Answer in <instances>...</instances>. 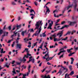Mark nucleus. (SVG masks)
<instances>
[{"label": "nucleus", "mask_w": 78, "mask_h": 78, "mask_svg": "<svg viewBox=\"0 0 78 78\" xmlns=\"http://www.w3.org/2000/svg\"><path fill=\"white\" fill-rule=\"evenodd\" d=\"M43 24V23L42 22V21H39L38 22H37L36 24H35V28L34 29L35 30H37L36 32V33L34 35L35 36H37L39 34H40L41 31L42 30V25Z\"/></svg>", "instance_id": "f257e3e1"}, {"label": "nucleus", "mask_w": 78, "mask_h": 78, "mask_svg": "<svg viewBox=\"0 0 78 78\" xmlns=\"http://www.w3.org/2000/svg\"><path fill=\"white\" fill-rule=\"evenodd\" d=\"M73 5V4H72L71 5H69L68 6H66L64 8L63 10L62 11V13H64V12H65L66 10H68V9H69L70 8H72Z\"/></svg>", "instance_id": "f03ea898"}, {"label": "nucleus", "mask_w": 78, "mask_h": 78, "mask_svg": "<svg viewBox=\"0 0 78 78\" xmlns=\"http://www.w3.org/2000/svg\"><path fill=\"white\" fill-rule=\"evenodd\" d=\"M31 56V54H30L29 53L27 54V56L25 55V56L23 57V59L21 61H23L24 62H25V61H26V59H25V57H26L27 58H28L29 57V56Z\"/></svg>", "instance_id": "7ed1b4c3"}, {"label": "nucleus", "mask_w": 78, "mask_h": 78, "mask_svg": "<svg viewBox=\"0 0 78 78\" xmlns=\"http://www.w3.org/2000/svg\"><path fill=\"white\" fill-rule=\"evenodd\" d=\"M29 59H30L29 60V61L27 62L28 63H29L31 61L33 63H34L35 59L34 58H33V57L30 56V57H29Z\"/></svg>", "instance_id": "20e7f679"}, {"label": "nucleus", "mask_w": 78, "mask_h": 78, "mask_svg": "<svg viewBox=\"0 0 78 78\" xmlns=\"http://www.w3.org/2000/svg\"><path fill=\"white\" fill-rule=\"evenodd\" d=\"M64 31V30H62V31H59L58 33L57 34V36H58L59 35V37H62V34H63V32Z\"/></svg>", "instance_id": "39448f33"}, {"label": "nucleus", "mask_w": 78, "mask_h": 78, "mask_svg": "<svg viewBox=\"0 0 78 78\" xmlns=\"http://www.w3.org/2000/svg\"><path fill=\"white\" fill-rule=\"evenodd\" d=\"M48 53H49V52H48L44 55L45 57H47L48 56V57L46 58V61H47V62L48 61H49L50 60L49 59V56H50V55H49V54H48Z\"/></svg>", "instance_id": "423d86ee"}, {"label": "nucleus", "mask_w": 78, "mask_h": 78, "mask_svg": "<svg viewBox=\"0 0 78 78\" xmlns=\"http://www.w3.org/2000/svg\"><path fill=\"white\" fill-rule=\"evenodd\" d=\"M16 31H15L13 32L14 34L12 35L11 36V37L12 38V39H13L14 38L13 37L14 36H17V33H19V32H20V31H18V32H16Z\"/></svg>", "instance_id": "0eeeda50"}, {"label": "nucleus", "mask_w": 78, "mask_h": 78, "mask_svg": "<svg viewBox=\"0 0 78 78\" xmlns=\"http://www.w3.org/2000/svg\"><path fill=\"white\" fill-rule=\"evenodd\" d=\"M60 26H58L57 27V30H62L63 29H64L65 27H69V26H67V25H65V26H63L62 28H60Z\"/></svg>", "instance_id": "6e6552de"}, {"label": "nucleus", "mask_w": 78, "mask_h": 78, "mask_svg": "<svg viewBox=\"0 0 78 78\" xmlns=\"http://www.w3.org/2000/svg\"><path fill=\"white\" fill-rule=\"evenodd\" d=\"M53 24V21H51V23H50L49 24L48 27V29H50V30H51L52 28H51V26Z\"/></svg>", "instance_id": "1a4fd4ad"}, {"label": "nucleus", "mask_w": 78, "mask_h": 78, "mask_svg": "<svg viewBox=\"0 0 78 78\" xmlns=\"http://www.w3.org/2000/svg\"><path fill=\"white\" fill-rule=\"evenodd\" d=\"M74 2V6L76 9V8L77 7V2L76 0H73Z\"/></svg>", "instance_id": "9d476101"}, {"label": "nucleus", "mask_w": 78, "mask_h": 78, "mask_svg": "<svg viewBox=\"0 0 78 78\" xmlns=\"http://www.w3.org/2000/svg\"><path fill=\"white\" fill-rule=\"evenodd\" d=\"M21 46L22 44H17L16 45V48H19V49H21Z\"/></svg>", "instance_id": "9b49d317"}, {"label": "nucleus", "mask_w": 78, "mask_h": 78, "mask_svg": "<svg viewBox=\"0 0 78 78\" xmlns=\"http://www.w3.org/2000/svg\"><path fill=\"white\" fill-rule=\"evenodd\" d=\"M31 68V66L29 65L28 67V72L27 73V76H28V75H29V73H30V68Z\"/></svg>", "instance_id": "f8f14e48"}, {"label": "nucleus", "mask_w": 78, "mask_h": 78, "mask_svg": "<svg viewBox=\"0 0 78 78\" xmlns=\"http://www.w3.org/2000/svg\"><path fill=\"white\" fill-rule=\"evenodd\" d=\"M78 22L77 21H74V22H70V25H73L74 24H75V23H76Z\"/></svg>", "instance_id": "ddd939ff"}, {"label": "nucleus", "mask_w": 78, "mask_h": 78, "mask_svg": "<svg viewBox=\"0 0 78 78\" xmlns=\"http://www.w3.org/2000/svg\"><path fill=\"white\" fill-rule=\"evenodd\" d=\"M3 33L4 34V35H2V37H4V36H8V32H6V31H4L3 32Z\"/></svg>", "instance_id": "4468645a"}, {"label": "nucleus", "mask_w": 78, "mask_h": 78, "mask_svg": "<svg viewBox=\"0 0 78 78\" xmlns=\"http://www.w3.org/2000/svg\"><path fill=\"white\" fill-rule=\"evenodd\" d=\"M32 39V38H30L29 39H28V38H25L24 39V40L25 42H27V41H28L29 40H31Z\"/></svg>", "instance_id": "2eb2a0df"}, {"label": "nucleus", "mask_w": 78, "mask_h": 78, "mask_svg": "<svg viewBox=\"0 0 78 78\" xmlns=\"http://www.w3.org/2000/svg\"><path fill=\"white\" fill-rule=\"evenodd\" d=\"M60 25L59 23H55L54 28L55 29H57V27H58V25Z\"/></svg>", "instance_id": "dca6fc26"}, {"label": "nucleus", "mask_w": 78, "mask_h": 78, "mask_svg": "<svg viewBox=\"0 0 78 78\" xmlns=\"http://www.w3.org/2000/svg\"><path fill=\"white\" fill-rule=\"evenodd\" d=\"M10 65V64H9L8 63H6L4 66V67H6L7 68H9V65Z\"/></svg>", "instance_id": "f3484780"}, {"label": "nucleus", "mask_w": 78, "mask_h": 78, "mask_svg": "<svg viewBox=\"0 0 78 78\" xmlns=\"http://www.w3.org/2000/svg\"><path fill=\"white\" fill-rule=\"evenodd\" d=\"M27 30H26L25 31L22 32L21 33V34L23 36H24V34L25 33H27Z\"/></svg>", "instance_id": "a211bd4d"}, {"label": "nucleus", "mask_w": 78, "mask_h": 78, "mask_svg": "<svg viewBox=\"0 0 78 78\" xmlns=\"http://www.w3.org/2000/svg\"><path fill=\"white\" fill-rule=\"evenodd\" d=\"M62 15H63L62 14H60L59 15H57V16H56V14H54V16L55 17H59V16H62Z\"/></svg>", "instance_id": "6ab92c4d"}, {"label": "nucleus", "mask_w": 78, "mask_h": 78, "mask_svg": "<svg viewBox=\"0 0 78 78\" xmlns=\"http://www.w3.org/2000/svg\"><path fill=\"white\" fill-rule=\"evenodd\" d=\"M46 14H47V12H50V9H49V8L47 7V6H46Z\"/></svg>", "instance_id": "aec40b11"}, {"label": "nucleus", "mask_w": 78, "mask_h": 78, "mask_svg": "<svg viewBox=\"0 0 78 78\" xmlns=\"http://www.w3.org/2000/svg\"><path fill=\"white\" fill-rule=\"evenodd\" d=\"M67 73H66L65 74V78H67V77L68 78H70V77H69V76H70L69 74H67Z\"/></svg>", "instance_id": "412c9836"}, {"label": "nucleus", "mask_w": 78, "mask_h": 78, "mask_svg": "<svg viewBox=\"0 0 78 78\" xmlns=\"http://www.w3.org/2000/svg\"><path fill=\"white\" fill-rule=\"evenodd\" d=\"M66 50L61 51L60 52H59V53H58V55H60V54H61V53H64V52H66Z\"/></svg>", "instance_id": "4be33fe9"}, {"label": "nucleus", "mask_w": 78, "mask_h": 78, "mask_svg": "<svg viewBox=\"0 0 78 78\" xmlns=\"http://www.w3.org/2000/svg\"><path fill=\"white\" fill-rule=\"evenodd\" d=\"M43 45H44V42H43V43L41 44L40 47H39L38 48H41V49H42V46H43Z\"/></svg>", "instance_id": "5701e85b"}, {"label": "nucleus", "mask_w": 78, "mask_h": 78, "mask_svg": "<svg viewBox=\"0 0 78 78\" xmlns=\"http://www.w3.org/2000/svg\"><path fill=\"white\" fill-rule=\"evenodd\" d=\"M62 68H63L64 70H66V72L68 71V69L66 67H64V66H62Z\"/></svg>", "instance_id": "b1692460"}, {"label": "nucleus", "mask_w": 78, "mask_h": 78, "mask_svg": "<svg viewBox=\"0 0 78 78\" xmlns=\"http://www.w3.org/2000/svg\"><path fill=\"white\" fill-rule=\"evenodd\" d=\"M62 71H61V69H60L59 70V71L57 73V74H58V73H60V75H61V74H62Z\"/></svg>", "instance_id": "393cba45"}, {"label": "nucleus", "mask_w": 78, "mask_h": 78, "mask_svg": "<svg viewBox=\"0 0 78 78\" xmlns=\"http://www.w3.org/2000/svg\"><path fill=\"white\" fill-rule=\"evenodd\" d=\"M71 32L70 31H68V32L66 33V34L65 35H64V36H67V34H69V35H70V34Z\"/></svg>", "instance_id": "a878e982"}, {"label": "nucleus", "mask_w": 78, "mask_h": 78, "mask_svg": "<svg viewBox=\"0 0 78 78\" xmlns=\"http://www.w3.org/2000/svg\"><path fill=\"white\" fill-rule=\"evenodd\" d=\"M44 78H50V75H48L47 76L45 75L44 76Z\"/></svg>", "instance_id": "bb28decb"}, {"label": "nucleus", "mask_w": 78, "mask_h": 78, "mask_svg": "<svg viewBox=\"0 0 78 78\" xmlns=\"http://www.w3.org/2000/svg\"><path fill=\"white\" fill-rule=\"evenodd\" d=\"M3 33V30L2 29H0V36H1V35L2 33Z\"/></svg>", "instance_id": "cd10ccee"}, {"label": "nucleus", "mask_w": 78, "mask_h": 78, "mask_svg": "<svg viewBox=\"0 0 78 78\" xmlns=\"http://www.w3.org/2000/svg\"><path fill=\"white\" fill-rule=\"evenodd\" d=\"M51 37L55 38V37H57V36L56 35V34H54L51 35Z\"/></svg>", "instance_id": "c85d7f7f"}, {"label": "nucleus", "mask_w": 78, "mask_h": 78, "mask_svg": "<svg viewBox=\"0 0 78 78\" xmlns=\"http://www.w3.org/2000/svg\"><path fill=\"white\" fill-rule=\"evenodd\" d=\"M32 12H34V14H35V15L36 14V13H35V12H34V10L31 9L30 11V13H32Z\"/></svg>", "instance_id": "c756f323"}, {"label": "nucleus", "mask_w": 78, "mask_h": 78, "mask_svg": "<svg viewBox=\"0 0 78 78\" xmlns=\"http://www.w3.org/2000/svg\"><path fill=\"white\" fill-rule=\"evenodd\" d=\"M73 48H71V49H67V52H68V53H70V51L71 50H72Z\"/></svg>", "instance_id": "7c9ffc66"}, {"label": "nucleus", "mask_w": 78, "mask_h": 78, "mask_svg": "<svg viewBox=\"0 0 78 78\" xmlns=\"http://www.w3.org/2000/svg\"><path fill=\"white\" fill-rule=\"evenodd\" d=\"M73 74H74V72L73 71H72L70 73L69 75L72 76V75H73Z\"/></svg>", "instance_id": "2f4dec72"}, {"label": "nucleus", "mask_w": 78, "mask_h": 78, "mask_svg": "<svg viewBox=\"0 0 78 78\" xmlns=\"http://www.w3.org/2000/svg\"><path fill=\"white\" fill-rule=\"evenodd\" d=\"M30 31V32H34V30H33V29H30L29 30H28V31Z\"/></svg>", "instance_id": "473e14b6"}, {"label": "nucleus", "mask_w": 78, "mask_h": 78, "mask_svg": "<svg viewBox=\"0 0 78 78\" xmlns=\"http://www.w3.org/2000/svg\"><path fill=\"white\" fill-rule=\"evenodd\" d=\"M21 27V25H17L16 26V27L17 28V30H19V28H20V27Z\"/></svg>", "instance_id": "72a5a7b5"}, {"label": "nucleus", "mask_w": 78, "mask_h": 78, "mask_svg": "<svg viewBox=\"0 0 78 78\" xmlns=\"http://www.w3.org/2000/svg\"><path fill=\"white\" fill-rule=\"evenodd\" d=\"M67 38H68V37H66L65 38L62 39V41H66V40L67 39Z\"/></svg>", "instance_id": "f704fd0d"}, {"label": "nucleus", "mask_w": 78, "mask_h": 78, "mask_svg": "<svg viewBox=\"0 0 78 78\" xmlns=\"http://www.w3.org/2000/svg\"><path fill=\"white\" fill-rule=\"evenodd\" d=\"M12 5H16V2H12Z\"/></svg>", "instance_id": "c9c22d12"}, {"label": "nucleus", "mask_w": 78, "mask_h": 78, "mask_svg": "<svg viewBox=\"0 0 78 78\" xmlns=\"http://www.w3.org/2000/svg\"><path fill=\"white\" fill-rule=\"evenodd\" d=\"M62 37L61 38L57 39V42H58V41H62Z\"/></svg>", "instance_id": "e433bc0d"}, {"label": "nucleus", "mask_w": 78, "mask_h": 78, "mask_svg": "<svg viewBox=\"0 0 78 78\" xmlns=\"http://www.w3.org/2000/svg\"><path fill=\"white\" fill-rule=\"evenodd\" d=\"M42 36L44 37L46 36V34H45V33H43L42 34Z\"/></svg>", "instance_id": "4c0bfd02"}, {"label": "nucleus", "mask_w": 78, "mask_h": 78, "mask_svg": "<svg viewBox=\"0 0 78 78\" xmlns=\"http://www.w3.org/2000/svg\"><path fill=\"white\" fill-rule=\"evenodd\" d=\"M54 42H56V41L58 42V39L56 38H55L54 39Z\"/></svg>", "instance_id": "58836bf2"}, {"label": "nucleus", "mask_w": 78, "mask_h": 78, "mask_svg": "<svg viewBox=\"0 0 78 78\" xmlns=\"http://www.w3.org/2000/svg\"><path fill=\"white\" fill-rule=\"evenodd\" d=\"M76 32V30H73V31H72L71 32V34H73L74 33H75Z\"/></svg>", "instance_id": "ea45409f"}, {"label": "nucleus", "mask_w": 78, "mask_h": 78, "mask_svg": "<svg viewBox=\"0 0 78 78\" xmlns=\"http://www.w3.org/2000/svg\"><path fill=\"white\" fill-rule=\"evenodd\" d=\"M59 20H60V19L57 20L56 21V22L55 23H58L59 22Z\"/></svg>", "instance_id": "a19ab883"}, {"label": "nucleus", "mask_w": 78, "mask_h": 78, "mask_svg": "<svg viewBox=\"0 0 78 78\" xmlns=\"http://www.w3.org/2000/svg\"><path fill=\"white\" fill-rule=\"evenodd\" d=\"M28 49L27 48H25V51H26V52L27 53H28Z\"/></svg>", "instance_id": "79ce46f5"}, {"label": "nucleus", "mask_w": 78, "mask_h": 78, "mask_svg": "<svg viewBox=\"0 0 78 78\" xmlns=\"http://www.w3.org/2000/svg\"><path fill=\"white\" fill-rule=\"evenodd\" d=\"M72 66H70L69 67L70 70H72Z\"/></svg>", "instance_id": "37998d69"}, {"label": "nucleus", "mask_w": 78, "mask_h": 78, "mask_svg": "<svg viewBox=\"0 0 78 78\" xmlns=\"http://www.w3.org/2000/svg\"><path fill=\"white\" fill-rule=\"evenodd\" d=\"M55 57V55H54L52 57L49 58V60H51L52 58H53L54 57Z\"/></svg>", "instance_id": "c03bdc74"}, {"label": "nucleus", "mask_w": 78, "mask_h": 78, "mask_svg": "<svg viewBox=\"0 0 78 78\" xmlns=\"http://www.w3.org/2000/svg\"><path fill=\"white\" fill-rule=\"evenodd\" d=\"M6 25H5V26H4V27H3V30H6Z\"/></svg>", "instance_id": "a18cd8bd"}, {"label": "nucleus", "mask_w": 78, "mask_h": 78, "mask_svg": "<svg viewBox=\"0 0 78 78\" xmlns=\"http://www.w3.org/2000/svg\"><path fill=\"white\" fill-rule=\"evenodd\" d=\"M56 70H54L52 72V73H56Z\"/></svg>", "instance_id": "49530a36"}, {"label": "nucleus", "mask_w": 78, "mask_h": 78, "mask_svg": "<svg viewBox=\"0 0 78 78\" xmlns=\"http://www.w3.org/2000/svg\"><path fill=\"white\" fill-rule=\"evenodd\" d=\"M16 64L17 65H20L21 64V62H16Z\"/></svg>", "instance_id": "de8ad7c7"}, {"label": "nucleus", "mask_w": 78, "mask_h": 78, "mask_svg": "<svg viewBox=\"0 0 78 78\" xmlns=\"http://www.w3.org/2000/svg\"><path fill=\"white\" fill-rule=\"evenodd\" d=\"M13 41V39L12 38V40H9V41H8V42H7V43H10V42H11V41Z\"/></svg>", "instance_id": "09e8293b"}, {"label": "nucleus", "mask_w": 78, "mask_h": 78, "mask_svg": "<svg viewBox=\"0 0 78 78\" xmlns=\"http://www.w3.org/2000/svg\"><path fill=\"white\" fill-rule=\"evenodd\" d=\"M0 62H3L4 61V59L2 58L0 60Z\"/></svg>", "instance_id": "8fccbe9b"}, {"label": "nucleus", "mask_w": 78, "mask_h": 78, "mask_svg": "<svg viewBox=\"0 0 78 78\" xmlns=\"http://www.w3.org/2000/svg\"><path fill=\"white\" fill-rule=\"evenodd\" d=\"M37 42H36L34 44V46L35 47V45H37Z\"/></svg>", "instance_id": "3c124183"}, {"label": "nucleus", "mask_w": 78, "mask_h": 78, "mask_svg": "<svg viewBox=\"0 0 78 78\" xmlns=\"http://www.w3.org/2000/svg\"><path fill=\"white\" fill-rule=\"evenodd\" d=\"M22 75L23 76H27H27H28L27 74H22Z\"/></svg>", "instance_id": "603ef678"}, {"label": "nucleus", "mask_w": 78, "mask_h": 78, "mask_svg": "<svg viewBox=\"0 0 78 78\" xmlns=\"http://www.w3.org/2000/svg\"><path fill=\"white\" fill-rule=\"evenodd\" d=\"M42 38H41L40 40V42H39V43L40 44L41 43V42H42Z\"/></svg>", "instance_id": "864d4df0"}, {"label": "nucleus", "mask_w": 78, "mask_h": 78, "mask_svg": "<svg viewBox=\"0 0 78 78\" xmlns=\"http://www.w3.org/2000/svg\"><path fill=\"white\" fill-rule=\"evenodd\" d=\"M8 28L9 30H11V26H9V27H8Z\"/></svg>", "instance_id": "5fc2aeb1"}, {"label": "nucleus", "mask_w": 78, "mask_h": 78, "mask_svg": "<svg viewBox=\"0 0 78 78\" xmlns=\"http://www.w3.org/2000/svg\"><path fill=\"white\" fill-rule=\"evenodd\" d=\"M64 48L63 47V48H62L61 49H60L59 51H61V50H63H63H64Z\"/></svg>", "instance_id": "6e6d98bb"}, {"label": "nucleus", "mask_w": 78, "mask_h": 78, "mask_svg": "<svg viewBox=\"0 0 78 78\" xmlns=\"http://www.w3.org/2000/svg\"><path fill=\"white\" fill-rule=\"evenodd\" d=\"M12 72L13 73V74H16V71H12Z\"/></svg>", "instance_id": "4d7b16f0"}, {"label": "nucleus", "mask_w": 78, "mask_h": 78, "mask_svg": "<svg viewBox=\"0 0 78 78\" xmlns=\"http://www.w3.org/2000/svg\"><path fill=\"white\" fill-rule=\"evenodd\" d=\"M15 61H12V64H14V63H15Z\"/></svg>", "instance_id": "13d9d810"}, {"label": "nucleus", "mask_w": 78, "mask_h": 78, "mask_svg": "<svg viewBox=\"0 0 78 78\" xmlns=\"http://www.w3.org/2000/svg\"><path fill=\"white\" fill-rule=\"evenodd\" d=\"M58 10H55L53 11V13H55V12H58Z\"/></svg>", "instance_id": "bf43d9fd"}, {"label": "nucleus", "mask_w": 78, "mask_h": 78, "mask_svg": "<svg viewBox=\"0 0 78 78\" xmlns=\"http://www.w3.org/2000/svg\"><path fill=\"white\" fill-rule=\"evenodd\" d=\"M64 55V54H62V55L61 56H60L59 57V59H61V58H63V56Z\"/></svg>", "instance_id": "052dcab7"}, {"label": "nucleus", "mask_w": 78, "mask_h": 78, "mask_svg": "<svg viewBox=\"0 0 78 78\" xmlns=\"http://www.w3.org/2000/svg\"><path fill=\"white\" fill-rule=\"evenodd\" d=\"M71 61L73 62L74 61V59H73V58H71Z\"/></svg>", "instance_id": "680f3d73"}, {"label": "nucleus", "mask_w": 78, "mask_h": 78, "mask_svg": "<svg viewBox=\"0 0 78 78\" xmlns=\"http://www.w3.org/2000/svg\"><path fill=\"white\" fill-rule=\"evenodd\" d=\"M73 55L72 53H71L70 54L68 55V56H72Z\"/></svg>", "instance_id": "e2e57ef3"}, {"label": "nucleus", "mask_w": 78, "mask_h": 78, "mask_svg": "<svg viewBox=\"0 0 78 78\" xmlns=\"http://www.w3.org/2000/svg\"><path fill=\"white\" fill-rule=\"evenodd\" d=\"M1 53L2 54L3 53V48H2L1 49Z\"/></svg>", "instance_id": "0e129e2a"}, {"label": "nucleus", "mask_w": 78, "mask_h": 78, "mask_svg": "<svg viewBox=\"0 0 78 78\" xmlns=\"http://www.w3.org/2000/svg\"><path fill=\"white\" fill-rule=\"evenodd\" d=\"M42 58H43V59H46V57H45V56H43V57H42Z\"/></svg>", "instance_id": "69168bd1"}, {"label": "nucleus", "mask_w": 78, "mask_h": 78, "mask_svg": "<svg viewBox=\"0 0 78 78\" xmlns=\"http://www.w3.org/2000/svg\"><path fill=\"white\" fill-rule=\"evenodd\" d=\"M47 64H48V65H51V64L50 63V62H47Z\"/></svg>", "instance_id": "338daca9"}, {"label": "nucleus", "mask_w": 78, "mask_h": 78, "mask_svg": "<svg viewBox=\"0 0 78 78\" xmlns=\"http://www.w3.org/2000/svg\"><path fill=\"white\" fill-rule=\"evenodd\" d=\"M65 23V21L62 22V23H61V24L62 25H63V24H64Z\"/></svg>", "instance_id": "774afa93"}]
</instances>
